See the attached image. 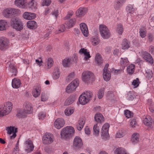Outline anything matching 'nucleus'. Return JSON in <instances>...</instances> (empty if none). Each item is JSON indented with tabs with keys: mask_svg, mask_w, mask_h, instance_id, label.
Returning a JSON list of instances; mask_svg holds the SVG:
<instances>
[{
	"mask_svg": "<svg viewBox=\"0 0 154 154\" xmlns=\"http://www.w3.org/2000/svg\"><path fill=\"white\" fill-rule=\"evenodd\" d=\"M24 109H19L17 110V116L19 118H24L28 114H31L32 112V107L31 104L26 103L24 105Z\"/></svg>",
	"mask_w": 154,
	"mask_h": 154,
	"instance_id": "1",
	"label": "nucleus"
},
{
	"mask_svg": "<svg viewBox=\"0 0 154 154\" xmlns=\"http://www.w3.org/2000/svg\"><path fill=\"white\" fill-rule=\"evenodd\" d=\"M75 133L74 128L71 126H68L63 128L61 131L60 137L62 139L70 138L73 136Z\"/></svg>",
	"mask_w": 154,
	"mask_h": 154,
	"instance_id": "2",
	"label": "nucleus"
},
{
	"mask_svg": "<svg viewBox=\"0 0 154 154\" xmlns=\"http://www.w3.org/2000/svg\"><path fill=\"white\" fill-rule=\"evenodd\" d=\"M13 104L11 102H7L2 105L0 108V116L8 114L11 111Z\"/></svg>",
	"mask_w": 154,
	"mask_h": 154,
	"instance_id": "3",
	"label": "nucleus"
},
{
	"mask_svg": "<svg viewBox=\"0 0 154 154\" xmlns=\"http://www.w3.org/2000/svg\"><path fill=\"white\" fill-rule=\"evenodd\" d=\"M11 25L14 29L17 31H21L23 28V25L21 19L18 18L12 19L11 21Z\"/></svg>",
	"mask_w": 154,
	"mask_h": 154,
	"instance_id": "4",
	"label": "nucleus"
},
{
	"mask_svg": "<svg viewBox=\"0 0 154 154\" xmlns=\"http://www.w3.org/2000/svg\"><path fill=\"white\" fill-rule=\"evenodd\" d=\"M99 30L101 36L104 39L109 38L111 34L108 28L104 24H101L99 26Z\"/></svg>",
	"mask_w": 154,
	"mask_h": 154,
	"instance_id": "5",
	"label": "nucleus"
},
{
	"mask_svg": "<svg viewBox=\"0 0 154 154\" xmlns=\"http://www.w3.org/2000/svg\"><path fill=\"white\" fill-rule=\"evenodd\" d=\"M92 96V93L90 92H86L83 93L79 97V103L82 105L86 104L90 100Z\"/></svg>",
	"mask_w": 154,
	"mask_h": 154,
	"instance_id": "6",
	"label": "nucleus"
},
{
	"mask_svg": "<svg viewBox=\"0 0 154 154\" xmlns=\"http://www.w3.org/2000/svg\"><path fill=\"white\" fill-rule=\"evenodd\" d=\"M82 79L83 81L86 83H88L94 80V76L92 72L89 71H86L83 72L82 74Z\"/></svg>",
	"mask_w": 154,
	"mask_h": 154,
	"instance_id": "7",
	"label": "nucleus"
},
{
	"mask_svg": "<svg viewBox=\"0 0 154 154\" xmlns=\"http://www.w3.org/2000/svg\"><path fill=\"white\" fill-rule=\"evenodd\" d=\"M79 82L78 79H75L73 81L66 87V91L70 93L74 91L79 85Z\"/></svg>",
	"mask_w": 154,
	"mask_h": 154,
	"instance_id": "8",
	"label": "nucleus"
},
{
	"mask_svg": "<svg viewBox=\"0 0 154 154\" xmlns=\"http://www.w3.org/2000/svg\"><path fill=\"white\" fill-rule=\"evenodd\" d=\"M17 128L15 127L10 126L6 128L7 133L9 135L11 140L14 139L16 137V133L17 132Z\"/></svg>",
	"mask_w": 154,
	"mask_h": 154,
	"instance_id": "9",
	"label": "nucleus"
},
{
	"mask_svg": "<svg viewBox=\"0 0 154 154\" xmlns=\"http://www.w3.org/2000/svg\"><path fill=\"white\" fill-rule=\"evenodd\" d=\"M54 140V136L51 133H46L43 135L42 141L44 144H50L53 142Z\"/></svg>",
	"mask_w": 154,
	"mask_h": 154,
	"instance_id": "10",
	"label": "nucleus"
},
{
	"mask_svg": "<svg viewBox=\"0 0 154 154\" xmlns=\"http://www.w3.org/2000/svg\"><path fill=\"white\" fill-rule=\"evenodd\" d=\"M24 148L25 150L27 153L32 152L34 148L32 141L29 139L26 140L24 143Z\"/></svg>",
	"mask_w": 154,
	"mask_h": 154,
	"instance_id": "11",
	"label": "nucleus"
},
{
	"mask_svg": "<svg viewBox=\"0 0 154 154\" xmlns=\"http://www.w3.org/2000/svg\"><path fill=\"white\" fill-rule=\"evenodd\" d=\"M9 41L8 40L4 37H0V49L5 50L9 47Z\"/></svg>",
	"mask_w": 154,
	"mask_h": 154,
	"instance_id": "12",
	"label": "nucleus"
},
{
	"mask_svg": "<svg viewBox=\"0 0 154 154\" xmlns=\"http://www.w3.org/2000/svg\"><path fill=\"white\" fill-rule=\"evenodd\" d=\"M83 145V143L81 138L78 136L75 137L74 139L73 146L76 149L81 148Z\"/></svg>",
	"mask_w": 154,
	"mask_h": 154,
	"instance_id": "13",
	"label": "nucleus"
},
{
	"mask_svg": "<svg viewBox=\"0 0 154 154\" xmlns=\"http://www.w3.org/2000/svg\"><path fill=\"white\" fill-rule=\"evenodd\" d=\"M14 4L19 8L22 9L27 8V0H15Z\"/></svg>",
	"mask_w": 154,
	"mask_h": 154,
	"instance_id": "14",
	"label": "nucleus"
},
{
	"mask_svg": "<svg viewBox=\"0 0 154 154\" xmlns=\"http://www.w3.org/2000/svg\"><path fill=\"white\" fill-rule=\"evenodd\" d=\"M109 65L107 64L106 66L103 69V76L104 79L106 81H108L110 79L111 76L110 72L108 71V68Z\"/></svg>",
	"mask_w": 154,
	"mask_h": 154,
	"instance_id": "15",
	"label": "nucleus"
},
{
	"mask_svg": "<svg viewBox=\"0 0 154 154\" xmlns=\"http://www.w3.org/2000/svg\"><path fill=\"white\" fill-rule=\"evenodd\" d=\"M109 125L108 123H105L102 126L101 133L102 135L104 137L107 138L109 136Z\"/></svg>",
	"mask_w": 154,
	"mask_h": 154,
	"instance_id": "16",
	"label": "nucleus"
},
{
	"mask_svg": "<svg viewBox=\"0 0 154 154\" xmlns=\"http://www.w3.org/2000/svg\"><path fill=\"white\" fill-rule=\"evenodd\" d=\"M142 57L146 62L152 64L153 63V60L150 54L147 52H143L142 54Z\"/></svg>",
	"mask_w": 154,
	"mask_h": 154,
	"instance_id": "17",
	"label": "nucleus"
},
{
	"mask_svg": "<svg viewBox=\"0 0 154 154\" xmlns=\"http://www.w3.org/2000/svg\"><path fill=\"white\" fill-rule=\"evenodd\" d=\"M80 27L83 35L85 37H88L89 33L88 28L86 24L84 23H81L80 24Z\"/></svg>",
	"mask_w": 154,
	"mask_h": 154,
	"instance_id": "18",
	"label": "nucleus"
},
{
	"mask_svg": "<svg viewBox=\"0 0 154 154\" xmlns=\"http://www.w3.org/2000/svg\"><path fill=\"white\" fill-rule=\"evenodd\" d=\"M65 124V122L63 118L57 119L54 123V125L55 128L60 129Z\"/></svg>",
	"mask_w": 154,
	"mask_h": 154,
	"instance_id": "19",
	"label": "nucleus"
},
{
	"mask_svg": "<svg viewBox=\"0 0 154 154\" xmlns=\"http://www.w3.org/2000/svg\"><path fill=\"white\" fill-rule=\"evenodd\" d=\"M79 53L81 54H83L85 57L84 60H87L91 57L90 52L88 51L87 49L85 48H82L79 51Z\"/></svg>",
	"mask_w": 154,
	"mask_h": 154,
	"instance_id": "20",
	"label": "nucleus"
},
{
	"mask_svg": "<svg viewBox=\"0 0 154 154\" xmlns=\"http://www.w3.org/2000/svg\"><path fill=\"white\" fill-rule=\"evenodd\" d=\"M87 12V9L84 8H80L76 11V16L79 17H82L84 16Z\"/></svg>",
	"mask_w": 154,
	"mask_h": 154,
	"instance_id": "21",
	"label": "nucleus"
},
{
	"mask_svg": "<svg viewBox=\"0 0 154 154\" xmlns=\"http://www.w3.org/2000/svg\"><path fill=\"white\" fill-rule=\"evenodd\" d=\"M23 16L24 19L27 20H33L36 17V15L35 14L28 12H24Z\"/></svg>",
	"mask_w": 154,
	"mask_h": 154,
	"instance_id": "22",
	"label": "nucleus"
},
{
	"mask_svg": "<svg viewBox=\"0 0 154 154\" xmlns=\"http://www.w3.org/2000/svg\"><path fill=\"white\" fill-rule=\"evenodd\" d=\"M76 22V19L75 18L70 19L65 23L66 26V28L67 29H70L75 24Z\"/></svg>",
	"mask_w": 154,
	"mask_h": 154,
	"instance_id": "23",
	"label": "nucleus"
},
{
	"mask_svg": "<svg viewBox=\"0 0 154 154\" xmlns=\"http://www.w3.org/2000/svg\"><path fill=\"white\" fill-rule=\"evenodd\" d=\"M94 118L95 121L98 123H101L104 121V118L103 115L100 113H96Z\"/></svg>",
	"mask_w": 154,
	"mask_h": 154,
	"instance_id": "24",
	"label": "nucleus"
},
{
	"mask_svg": "<svg viewBox=\"0 0 154 154\" xmlns=\"http://www.w3.org/2000/svg\"><path fill=\"white\" fill-rule=\"evenodd\" d=\"M21 85L20 80L17 78H14L12 81V86L14 88H20Z\"/></svg>",
	"mask_w": 154,
	"mask_h": 154,
	"instance_id": "25",
	"label": "nucleus"
},
{
	"mask_svg": "<svg viewBox=\"0 0 154 154\" xmlns=\"http://www.w3.org/2000/svg\"><path fill=\"white\" fill-rule=\"evenodd\" d=\"M152 120L151 117L149 116H144L143 117V122L146 125L150 126L152 123Z\"/></svg>",
	"mask_w": 154,
	"mask_h": 154,
	"instance_id": "26",
	"label": "nucleus"
},
{
	"mask_svg": "<svg viewBox=\"0 0 154 154\" xmlns=\"http://www.w3.org/2000/svg\"><path fill=\"white\" fill-rule=\"evenodd\" d=\"M54 64V61L51 58L47 59L45 63V68L47 69H49Z\"/></svg>",
	"mask_w": 154,
	"mask_h": 154,
	"instance_id": "27",
	"label": "nucleus"
},
{
	"mask_svg": "<svg viewBox=\"0 0 154 154\" xmlns=\"http://www.w3.org/2000/svg\"><path fill=\"white\" fill-rule=\"evenodd\" d=\"M85 122V120L83 119H80L76 125L77 129L79 131H81L83 128Z\"/></svg>",
	"mask_w": 154,
	"mask_h": 154,
	"instance_id": "28",
	"label": "nucleus"
},
{
	"mask_svg": "<svg viewBox=\"0 0 154 154\" xmlns=\"http://www.w3.org/2000/svg\"><path fill=\"white\" fill-rule=\"evenodd\" d=\"M41 92V88L40 87L38 86L34 88L32 91V95L35 97H38L40 94Z\"/></svg>",
	"mask_w": 154,
	"mask_h": 154,
	"instance_id": "29",
	"label": "nucleus"
},
{
	"mask_svg": "<svg viewBox=\"0 0 154 154\" xmlns=\"http://www.w3.org/2000/svg\"><path fill=\"white\" fill-rule=\"evenodd\" d=\"M139 137L138 133H134L131 136V141L133 143H137L139 141Z\"/></svg>",
	"mask_w": 154,
	"mask_h": 154,
	"instance_id": "30",
	"label": "nucleus"
},
{
	"mask_svg": "<svg viewBox=\"0 0 154 154\" xmlns=\"http://www.w3.org/2000/svg\"><path fill=\"white\" fill-rule=\"evenodd\" d=\"M3 15L6 18H10L12 16V8H7L3 11Z\"/></svg>",
	"mask_w": 154,
	"mask_h": 154,
	"instance_id": "31",
	"label": "nucleus"
},
{
	"mask_svg": "<svg viewBox=\"0 0 154 154\" xmlns=\"http://www.w3.org/2000/svg\"><path fill=\"white\" fill-rule=\"evenodd\" d=\"M27 25L29 28L31 29H35L37 27L36 22L34 20L29 21L27 22Z\"/></svg>",
	"mask_w": 154,
	"mask_h": 154,
	"instance_id": "32",
	"label": "nucleus"
},
{
	"mask_svg": "<svg viewBox=\"0 0 154 154\" xmlns=\"http://www.w3.org/2000/svg\"><path fill=\"white\" fill-rule=\"evenodd\" d=\"M114 154H130L124 148L119 147L116 148L114 151Z\"/></svg>",
	"mask_w": 154,
	"mask_h": 154,
	"instance_id": "33",
	"label": "nucleus"
},
{
	"mask_svg": "<svg viewBox=\"0 0 154 154\" xmlns=\"http://www.w3.org/2000/svg\"><path fill=\"white\" fill-rule=\"evenodd\" d=\"M122 48L123 49H126L130 47V42L126 39H124L121 44Z\"/></svg>",
	"mask_w": 154,
	"mask_h": 154,
	"instance_id": "34",
	"label": "nucleus"
},
{
	"mask_svg": "<svg viewBox=\"0 0 154 154\" xmlns=\"http://www.w3.org/2000/svg\"><path fill=\"white\" fill-rule=\"evenodd\" d=\"M61 72L59 68H55L54 70L53 73V77L54 79H58L60 75Z\"/></svg>",
	"mask_w": 154,
	"mask_h": 154,
	"instance_id": "35",
	"label": "nucleus"
},
{
	"mask_svg": "<svg viewBox=\"0 0 154 154\" xmlns=\"http://www.w3.org/2000/svg\"><path fill=\"white\" fill-rule=\"evenodd\" d=\"M76 98L75 96H70L65 101L64 105H69L72 103Z\"/></svg>",
	"mask_w": 154,
	"mask_h": 154,
	"instance_id": "36",
	"label": "nucleus"
},
{
	"mask_svg": "<svg viewBox=\"0 0 154 154\" xmlns=\"http://www.w3.org/2000/svg\"><path fill=\"white\" fill-rule=\"evenodd\" d=\"M91 42L93 46H95L99 44L100 40L97 36L93 37L91 39Z\"/></svg>",
	"mask_w": 154,
	"mask_h": 154,
	"instance_id": "37",
	"label": "nucleus"
},
{
	"mask_svg": "<svg viewBox=\"0 0 154 154\" xmlns=\"http://www.w3.org/2000/svg\"><path fill=\"white\" fill-rule=\"evenodd\" d=\"M37 3L35 0H31L27 4V8H29L32 9L37 8Z\"/></svg>",
	"mask_w": 154,
	"mask_h": 154,
	"instance_id": "38",
	"label": "nucleus"
},
{
	"mask_svg": "<svg viewBox=\"0 0 154 154\" xmlns=\"http://www.w3.org/2000/svg\"><path fill=\"white\" fill-rule=\"evenodd\" d=\"M146 104L149 106L150 111L152 112H154V102H152L151 99H149L148 100Z\"/></svg>",
	"mask_w": 154,
	"mask_h": 154,
	"instance_id": "39",
	"label": "nucleus"
},
{
	"mask_svg": "<svg viewBox=\"0 0 154 154\" xmlns=\"http://www.w3.org/2000/svg\"><path fill=\"white\" fill-rule=\"evenodd\" d=\"M125 0H116L114 3V6L116 9H119L122 6L125 2Z\"/></svg>",
	"mask_w": 154,
	"mask_h": 154,
	"instance_id": "40",
	"label": "nucleus"
},
{
	"mask_svg": "<svg viewBox=\"0 0 154 154\" xmlns=\"http://www.w3.org/2000/svg\"><path fill=\"white\" fill-rule=\"evenodd\" d=\"M95 62L98 65H100L103 62V60L101 55L99 53H97L95 57Z\"/></svg>",
	"mask_w": 154,
	"mask_h": 154,
	"instance_id": "41",
	"label": "nucleus"
},
{
	"mask_svg": "<svg viewBox=\"0 0 154 154\" xmlns=\"http://www.w3.org/2000/svg\"><path fill=\"white\" fill-rule=\"evenodd\" d=\"M100 126L99 124L97 123L95 124L93 127V134L94 135L97 136L100 133Z\"/></svg>",
	"mask_w": 154,
	"mask_h": 154,
	"instance_id": "42",
	"label": "nucleus"
},
{
	"mask_svg": "<svg viewBox=\"0 0 154 154\" xmlns=\"http://www.w3.org/2000/svg\"><path fill=\"white\" fill-rule=\"evenodd\" d=\"M62 64L64 67H68L71 65V59L69 58H66L62 61Z\"/></svg>",
	"mask_w": 154,
	"mask_h": 154,
	"instance_id": "43",
	"label": "nucleus"
},
{
	"mask_svg": "<svg viewBox=\"0 0 154 154\" xmlns=\"http://www.w3.org/2000/svg\"><path fill=\"white\" fill-rule=\"evenodd\" d=\"M129 63V61L127 58H121L120 60V64L124 67L126 66Z\"/></svg>",
	"mask_w": 154,
	"mask_h": 154,
	"instance_id": "44",
	"label": "nucleus"
},
{
	"mask_svg": "<svg viewBox=\"0 0 154 154\" xmlns=\"http://www.w3.org/2000/svg\"><path fill=\"white\" fill-rule=\"evenodd\" d=\"M7 25V22L5 20H0V30H4L6 29V26Z\"/></svg>",
	"mask_w": 154,
	"mask_h": 154,
	"instance_id": "45",
	"label": "nucleus"
},
{
	"mask_svg": "<svg viewBox=\"0 0 154 154\" xmlns=\"http://www.w3.org/2000/svg\"><path fill=\"white\" fill-rule=\"evenodd\" d=\"M126 11L130 13L133 14L135 11V9L133 5H129L126 7Z\"/></svg>",
	"mask_w": 154,
	"mask_h": 154,
	"instance_id": "46",
	"label": "nucleus"
},
{
	"mask_svg": "<svg viewBox=\"0 0 154 154\" xmlns=\"http://www.w3.org/2000/svg\"><path fill=\"white\" fill-rule=\"evenodd\" d=\"M125 134V132L123 130H119L116 133V137L118 138L123 137Z\"/></svg>",
	"mask_w": 154,
	"mask_h": 154,
	"instance_id": "47",
	"label": "nucleus"
},
{
	"mask_svg": "<svg viewBox=\"0 0 154 154\" xmlns=\"http://www.w3.org/2000/svg\"><path fill=\"white\" fill-rule=\"evenodd\" d=\"M66 26L64 24H62L60 26L59 28L55 32L56 34L59 33L64 32L65 30Z\"/></svg>",
	"mask_w": 154,
	"mask_h": 154,
	"instance_id": "48",
	"label": "nucleus"
},
{
	"mask_svg": "<svg viewBox=\"0 0 154 154\" xmlns=\"http://www.w3.org/2000/svg\"><path fill=\"white\" fill-rule=\"evenodd\" d=\"M135 65L134 64H131L127 67V71L128 72L132 74H133L134 71Z\"/></svg>",
	"mask_w": 154,
	"mask_h": 154,
	"instance_id": "49",
	"label": "nucleus"
},
{
	"mask_svg": "<svg viewBox=\"0 0 154 154\" xmlns=\"http://www.w3.org/2000/svg\"><path fill=\"white\" fill-rule=\"evenodd\" d=\"M124 31V28L122 25L120 24L118 25L116 28V31L119 35H122Z\"/></svg>",
	"mask_w": 154,
	"mask_h": 154,
	"instance_id": "50",
	"label": "nucleus"
},
{
	"mask_svg": "<svg viewBox=\"0 0 154 154\" xmlns=\"http://www.w3.org/2000/svg\"><path fill=\"white\" fill-rule=\"evenodd\" d=\"M139 33L140 36L142 38H144L146 36V31L145 29L141 28L139 29Z\"/></svg>",
	"mask_w": 154,
	"mask_h": 154,
	"instance_id": "51",
	"label": "nucleus"
},
{
	"mask_svg": "<svg viewBox=\"0 0 154 154\" xmlns=\"http://www.w3.org/2000/svg\"><path fill=\"white\" fill-rule=\"evenodd\" d=\"M74 112V109L70 108H68L65 109L64 113L66 116H69L72 114Z\"/></svg>",
	"mask_w": 154,
	"mask_h": 154,
	"instance_id": "52",
	"label": "nucleus"
},
{
	"mask_svg": "<svg viewBox=\"0 0 154 154\" xmlns=\"http://www.w3.org/2000/svg\"><path fill=\"white\" fill-rule=\"evenodd\" d=\"M104 88H102L99 90L97 94V96L99 99H101L103 97L104 94Z\"/></svg>",
	"mask_w": 154,
	"mask_h": 154,
	"instance_id": "53",
	"label": "nucleus"
},
{
	"mask_svg": "<svg viewBox=\"0 0 154 154\" xmlns=\"http://www.w3.org/2000/svg\"><path fill=\"white\" fill-rule=\"evenodd\" d=\"M140 82L139 81V79L137 78L133 80L132 84L134 86V88H136L138 86Z\"/></svg>",
	"mask_w": 154,
	"mask_h": 154,
	"instance_id": "54",
	"label": "nucleus"
},
{
	"mask_svg": "<svg viewBox=\"0 0 154 154\" xmlns=\"http://www.w3.org/2000/svg\"><path fill=\"white\" fill-rule=\"evenodd\" d=\"M38 116L39 119L43 120L46 117V113L45 112H41L38 113Z\"/></svg>",
	"mask_w": 154,
	"mask_h": 154,
	"instance_id": "55",
	"label": "nucleus"
},
{
	"mask_svg": "<svg viewBox=\"0 0 154 154\" xmlns=\"http://www.w3.org/2000/svg\"><path fill=\"white\" fill-rule=\"evenodd\" d=\"M125 114L126 117L128 118H131L133 116V113L128 110L125 111Z\"/></svg>",
	"mask_w": 154,
	"mask_h": 154,
	"instance_id": "56",
	"label": "nucleus"
},
{
	"mask_svg": "<svg viewBox=\"0 0 154 154\" xmlns=\"http://www.w3.org/2000/svg\"><path fill=\"white\" fill-rule=\"evenodd\" d=\"M51 0H43L41 2V5L42 6H49L51 3Z\"/></svg>",
	"mask_w": 154,
	"mask_h": 154,
	"instance_id": "57",
	"label": "nucleus"
},
{
	"mask_svg": "<svg viewBox=\"0 0 154 154\" xmlns=\"http://www.w3.org/2000/svg\"><path fill=\"white\" fill-rule=\"evenodd\" d=\"M130 123L131 127L133 128H135L137 125V124L136 121V120L134 119H131L130 121Z\"/></svg>",
	"mask_w": 154,
	"mask_h": 154,
	"instance_id": "58",
	"label": "nucleus"
},
{
	"mask_svg": "<svg viewBox=\"0 0 154 154\" xmlns=\"http://www.w3.org/2000/svg\"><path fill=\"white\" fill-rule=\"evenodd\" d=\"M48 96L45 93L42 92L41 94V100L43 101H45L48 100Z\"/></svg>",
	"mask_w": 154,
	"mask_h": 154,
	"instance_id": "59",
	"label": "nucleus"
},
{
	"mask_svg": "<svg viewBox=\"0 0 154 154\" xmlns=\"http://www.w3.org/2000/svg\"><path fill=\"white\" fill-rule=\"evenodd\" d=\"M12 16L14 15H18L20 14V11L17 9L12 8Z\"/></svg>",
	"mask_w": 154,
	"mask_h": 154,
	"instance_id": "60",
	"label": "nucleus"
},
{
	"mask_svg": "<svg viewBox=\"0 0 154 154\" xmlns=\"http://www.w3.org/2000/svg\"><path fill=\"white\" fill-rule=\"evenodd\" d=\"M74 14V12L72 11H69L67 13L66 16L65 17L66 19H69Z\"/></svg>",
	"mask_w": 154,
	"mask_h": 154,
	"instance_id": "61",
	"label": "nucleus"
},
{
	"mask_svg": "<svg viewBox=\"0 0 154 154\" xmlns=\"http://www.w3.org/2000/svg\"><path fill=\"white\" fill-rule=\"evenodd\" d=\"M85 133L86 134L88 135L90 134L91 131L89 127L87 126L85 128Z\"/></svg>",
	"mask_w": 154,
	"mask_h": 154,
	"instance_id": "62",
	"label": "nucleus"
},
{
	"mask_svg": "<svg viewBox=\"0 0 154 154\" xmlns=\"http://www.w3.org/2000/svg\"><path fill=\"white\" fill-rule=\"evenodd\" d=\"M39 59L40 60H39L38 59H36L35 60V62L39 66H42V64L43 63V62L41 58H39Z\"/></svg>",
	"mask_w": 154,
	"mask_h": 154,
	"instance_id": "63",
	"label": "nucleus"
},
{
	"mask_svg": "<svg viewBox=\"0 0 154 154\" xmlns=\"http://www.w3.org/2000/svg\"><path fill=\"white\" fill-rule=\"evenodd\" d=\"M74 73L72 72L69 74L67 77V79L69 80H71L74 77Z\"/></svg>",
	"mask_w": 154,
	"mask_h": 154,
	"instance_id": "64",
	"label": "nucleus"
}]
</instances>
